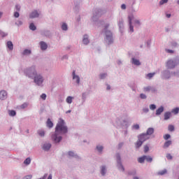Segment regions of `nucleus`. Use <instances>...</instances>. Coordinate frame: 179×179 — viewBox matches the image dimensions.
<instances>
[{"label":"nucleus","instance_id":"1","mask_svg":"<svg viewBox=\"0 0 179 179\" xmlns=\"http://www.w3.org/2000/svg\"><path fill=\"white\" fill-rule=\"evenodd\" d=\"M110 27V24L106 23L104 25V29L103 32L104 33V43L106 45H111L114 43V38L113 37V32L111 31L108 30Z\"/></svg>","mask_w":179,"mask_h":179},{"label":"nucleus","instance_id":"2","mask_svg":"<svg viewBox=\"0 0 179 179\" xmlns=\"http://www.w3.org/2000/svg\"><path fill=\"white\" fill-rule=\"evenodd\" d=\"M112 124L116 128H128L129 127L128 120L124 116H119L112 121Z\"/></svg>","mask_w":179,"mask_h":179},{"label":"nucleus","instance_id":"3","mask_svg":"<svg viewBox=\"0 0 179 179\" xmlns=\"http://www.w3.org/2000/svg\"><path fill=\"white\" fill-rule=\"evenodd\" d=\"M55 131L56 132H58L59 134H62V135H65V134H68V126H66V123L65 122V120L62 118H59Z\"/></svg>","mask_w":179,"mask_h":179},{"label":"nucleus","instance_id":"4","mask_svg":"<svg viewBox=\"0 0 179 179\" xmlns=\"http://www.w3.org/2000/svg\"><path fill=\"white\" fill-rule=\"evenodd\" d=\"M38 73L36 65L31 66L24 69V75L27 78H29V79H33Z\"/></svg>","mask_w":179,"mask_h":179},{"label":"nucleus","instance_id":"5","mask_svg":"<svg viewBox=\"0 0 179 179\" xmlns=\"http://www.w3.org/2000/svg\"><path fill=\"white\" fill-rule=\"evenodd\" d=\"M34 83L36 85V86H39L40 87H43L44 86V81L45 78H44V76L42 73H38L36 76L33 78Z\"/></svg>","mask_w":179,"mask_h":179},{"label":"nucleus","instance_id":"6","mask_svg":"<svg viewBox=\"0 0 179 179\" xmlns=\"http://www.w3.org/2000/svg\"><path fill=\"white\" fill-rule=\"evenodd\" d=\"M104 13H106V10H103L101 8H95L91 20L92 22H97L99 20V17L104 15Z\"/></svg>","mask_w":179,"mask_h":179},{"label":"nucleus","instance_id":"7","mask_svg":"<svg viewBox=\"0 0 179 179\" xmlns=\"http://www.w3.org/2000/svg\"><path fill=\"white\" fill-rule=\"evenodd\" d=\"M116 167L122 173L125 172V167L122 164V160L121 159V155L120 153L116 154Z\"/></svg>","mask_w":179,"mask_h":179},{"label":"nucleus","instance_id":"8","mask_svg":"<svg viewBox=\"0 0 179 179\" xmlns=\"http://www.w3.org/2000/svg\"><path fill=\"white\" fill-rule=\"evenodd\" d=\"M178 65L177 59H169L166 61L165 66L166 69H174Z\"/></svg>","mask_w":179,"mask_h":179},{"label":"nucleus","instance_id":"9","mask_svg":"<svg viewBox=\"0 0 179 179\" xmlns=\"http://www.w3.org/2000/svg\"><path fill=\"white\" fill-rule=\"evenodd\" d=\"M51 139L54 143H59V142L62 141V134L55 131V132L51 134Z\"/></svg>","mask_w":179,"mask_h":179},{"label":"nucleus","instance_id":"10","mask_svg":"<svg viewBox=\"0 0 179 179\" xmlns=\"http://www.w3.org/2000/svg\"><path fill=\"white\" fill-rule=\"evenodd\" d=\"M41 16V10H34L29 13V19H38Z\"/></svg>","mask_w":179,"mask_h":179},{"label":"nucleus","instance_id":"11","mask_svg":"<svg viewBox=\"0 0 179 179\" xmlns=\"http://www.w3.org/2000/svg\"><path fill=\"white\" fill-rule=\"evenodd\" d=\"M161 78L165 80H167L171 78V72L170 70L166 69L162 71Z\"/></svg>","mask_w":179,"mask_h":179},{"label":"nucleus","instance_id":"12","mask_svg":"<svg viewBox=\"0 0 179 179\" xmlns=\"http://www.w3.org/2000/svg\"><path fill=\"white\" fill-rule=\"evenodd\" d=\"M134 19V15H131L128 16L129 20V33H134V25H132V20Z\"/></svg>","mask_w":179,"mask_h":179},{"label":"nucleus","instance_id":"13","mask_svg":"<svg viewBox=\"0 0 179 179\" xmlns=\"http://www.w3.org/2000/svg\"><path fill=\"white\" fill-rule=\"evenodd\" d=\"M66 156L69 159H80V157H79V155H78V154L75 152V151L67 152Z\"/></svg>","mask_w":179,"mask_h":179},{"label":"nucleus","instance_id":"14","mask_svg":"<svg viewBox=\"0 0 179 179\" xmlns=\"http://www.w3.org/2000/svg\"><path fill=\"white\" fill-rule=\"evenodd\" d=\"M150 137L146 134L145 133H143L138 136V139L143 142H146L148 139H150Z\"/></svg>","mask_w":179,"mask_h":179},{"label":"nucleus","instance_id":"15","mask_svg":"<svg viewBox=\"0 0 179 179\" xmlns=\"http://www.w3.org/2000/svg\"><path fill=\"white\" fill-rule=\"evenodd\" d=\"M72 76H73V80H75V82L77 85H80V77H79V76L76 75V73L75 72V71H73Z\"/></svg>","mask_w":179,"mask_h":179},{"label":"nucleus","instance_id":"16","mask_svg":"<svg viewBox=\"0 0 179 179\" xmlns=\"http://www.w3.org/2000/svg\"><path fill=\"white\" fill-rule=\"evenodd\" d=\"M8 99V92L6 90L0 91V100H6Z\"/></svg>","mask_w":179,"mask_h":179},{"label":"nucleus","instance_id":"17","mask_svg":"<svg viewBox=\"0 0 179 179\" xmlns=\"http://www.w3.org/2000/svg\"><path fill=\"white\" fill-rule=\"evenodd\" d=\"M90 43V39L89 38V35L85 34L83 37V44L84 45H88Z\"/></svg>","mask_w":179,"mask_h":179},{"label":"nucleus","instance_id":"18","mask_svg":"<svg viewBox=\"0 0 179 179\" xmlns=\"http://www.w3.org/2000/svg\"><path fill=\"white\" fill-rule=\"evenodd\" d=\"M131 63L132 65H135L136 66H141V61L135 57L131 58Z\"/></svg>","mask_w":179,"mask_h":179},{"label":"nucleus","instance_id":"19","mask_svg":"<svg viewBox=\"0 0 179 179\" xmlns=\"http://www.w3.org/2000/svg\"><path fill=\"white\" fill-rule=\"evenodd\" d=\"M52 145H51L50 143H45L43 145L42 149L43 150H44L45 152H48V150H50L51 149V147Z\"/></svg>","mask_w":179,"mask_h":179},{"label":"nucleus","instance_id":"20","mask_svg":"<svg viewBox=\"0 0 179 179\" xmlns=\"http://www.w3.org/2000/svg\"><path fill=\"white\" fill-rule=\"evenodd\" d=\"M117 24L120 28V31L122 33L124 31V20L122 18H120Z\"/></svg>","mask_w":179,"mask_h":179},{"label":"nucleus","instance_id":"21","mask_svg":"<svg viewBox=\"0 0 179 179\" xmlns=\"http://www.w3.org/2000/svg\"><path fill=\"white\" fill-rule=\"evenodd\" d=\"M39 45L41 51H45L48 48V45L44 41H41Z\"/></svg>","mask_w":179,"mask_h":179},{"label":"nucleus","instance_id":"22","mask_svg":"<svg viewBox=\"0 0 179 179\" xmlns=\"http://www.w3.org/2000/svg\"><path fill=\"white\" fill-rule=\"evenodd\" d=\"M164 111V106H159L155 112V115H157V117H159V115H162V113Z\"/></svg>","mask_w":179,"mask_h":179},{"label":"nucleus","instance_id":"23","mask_svg":"<svg viewBox=\"0 0 179 179\" xmlns=\"http://www.w3.org/2000/svg\"><path fill=\"white\" fill-rule=\"evenodd\" d=\"M100 173L101 175L104 177V176H106V174H107V166L105 165H103L100 167Z\"/></svg>","mask_w":179,"mask_h":179},{"label":"nucleus","instance_id":"24","mask_svg":"<svg viewBox=\"0 0 179 179\" xmlns=\"http://www.w3.org/2000/svg\"><path fill=\"white\" fill-rule=\"evenodd\" d=\"M95 149L99 155H103V150H104V146H103L100 144H98V145H96Z\"/></svg>","mask_w":179,"mask_h":179},{"label":"nucleus","instance_id":"25","mask_svg":"<svg viewBox=\"0 0 179 179\" xmlns=\"http://www.w3.org/2000/svg\"><path fill=\"white\" fill-rule=\"evenodd\" d=\"M60 26L62 31H68L69 27H68V24L66 22H62Z\"/></svg>","mask_w":179,"mask_h":179},{"label":"nucleus","instance_id":"26","mask_svg":"<svg viewBox=\"0 0 179 179\" xmlns=\"http://www.w3.org/2000/svg\"><path fill=\"white\" fill-rule=\"evenodd\" d=\"M171 112L170 111H167L165 112L164 114V121H168V120H170V118H171Z\"/></svg>","mask_w":179,"mask_h":179},{"label":"nucleus","instance_id":"27","mask_svg":"<svg viewBox=\"0 0 179 179\" xmlns=\"http://www.w3.org/2000/svg\"><path fill=\"white\" fill-rule=\"evenodd\" d=\"M37 134L41 138H44V136H45V130H44V129H38Z\"/></svg>","mask_w":179,"mask_h":179},{"label":"nucleus","instance_id":"28","mask_svg":"<svg viewBox=\"0 0 179 179\" xmlns=\"http://www.w3.org/2000/svg\"><path fill=\"white\" fill-rule=\"evenodd\" d=\"M87 96H89V93L87 92H83L82 93V104L85 103L86 102V99H87Z\"/></svg>","mask_w":179,"mask_h":179},{"label":"nucleus","instance_id":"29","mask_svg":"<svg viewBox=\"0 0 179 179\" xmlns=\"http://www.w3.org/2000/svg\"><path fill=\"white\" fill-rule=\"evenodd\" d=\"M148 136H150V135H153L155 134V129L153 127H149L145 133Z\"/></svg>","mask_w":179,"mask_h":179},{"label":"nucleus","instance_id":"30","mask_svg":"<svg viewBox=\"0 0 179 179\" xmlns=\"http://www.w3.org/2000/svg\"><path fill=\"white\" fill-rule=\"evenodd\" d=\"M46 127L48 128H49L50 129H51V128H52V127H54V123L52 122V121H51V119L48 118L47 122H46Z\"/></svg>","mask_w":179,"mask_h":179},{"label":"nucleus","instance_id":"31","mask_svg":"<svg viewBox=\"0 0 179 179\" xmlns=\"http://www.w3.org/2000/svg\"><path fill=\"white\" fill-rule=\"evenodd\" d=\"M172 143L173 141L170 140L166 141L163 145V149H167L169 147L171 146Z\"/></svg>","mask_w":179,"mask_h":179},{"label":"nucleus","instance_id":"32","mask_svg":"<svg viewBox=\"0 0 179 179\" xmlns=\"http://www.w3.org/2000/svg\"><path fill=\"white\" fill-rule=\"evenodd\" d=\"M74 99H75V97L72 96H69L66 99V103H67V104H72V102L73 101Z\"/></svg>","mask_w":179,"mask_h":179},{"label":"nucleus","instance_id":"33","mask_svg":"<svg viewBox=\"0 0 179 179\" xmlns=\"http://www.w3.org/2000/svg\"><path fill=\"white\" fill-rule=\"evenodd\" d=\"M6 47H7V48H8V50H10V51H13V43H12V41H8L6 43Z\"/></svg>","mask_w":179,"mask_h":179},{"label":"nucleus","instance_id":"34","mask_svg":"<svg viewBox=\"0 0 179 179\" xmlns=\"http://www.w3.org/2000/svg\"><path fill=\"white\" fill-rule=\"evenodd\" d=\"M155 75H156V73H149L145 75V79L150 80V79H152V78H153V76H155Z\"/></svg>","mask_w":179,"mask_h":179},{"label":"nucleus","instance_id":"35","mask_svg":"<svg viewBox=\"0 0 179 179\" xmlns=\"http://www.w3.org/2000/svg\"><path fill=\"white\" fill-rule=\"evenodd\" d=\"M145 155H143L138 158V162L141 164H143V163H145Z\"/></svg>","mask_w":179,"mask_h":179},{"label":"nucleus","instance_id":"36","mask_svg":"<svg viewBox=\"0 0 179 179\" xmlns=\"http://www.w3.org/2000/svg\"><path fill=\"white\" fill-rule=\"evenodd\" d=\"M142 145H143V142L138 138V141L136 143V149H139V148H141L142 146Z\"/></svg>","mask_w":179,"mask_h":179},{"label":"nucleus","instance_id":"37","mask_svg":"<svg viewBox=\"0 0 179 179\" xmlns=\"http://www.w3.org/2000/svg\"><path fill=\"white\" fill-rule=\"evenodd\" d=\"M22 54V55H30L31 54V50L24 49Z\"/></svg>","mask_w":179,"mask_h":179},{"label":"nucleus","instance_id":"38","mask_svg":"<svg viewBox=\"0 0 179 179\" xmlns=\"http://www.w3.org/2000/svg\"><path fill=\"white\" fill-rule=\"evenodd\" d=\"M29 29L32 31H34L37 30V27L34 24V23L31 22L29 24Z\"/></svg>","mask_w":179,"mask_h":179},{"label":"nucleus","instance_id":"39","mask_svg":"<svg viewBox=\"0 0 179 179\" xmlns=\"http://www.w3.org/2000/svg\"><path fill=\"white\" fill-rule=\"evenodd\" d=\"M27 107H29V103L25 102L20 105L19 108H20V110H24V108H27Z\"/></svg>","mask_w":179,"mask_h":179},{"label":"nucleus","instance_id":"40","mask_svg":"<svg viewBox=\"0 0 179 179\" xmlns=\"http://www.w3.org/2000/svg\"><path fill=\"white\" fill-rule=\"evenodd\" d=\"M152 86H147L143 87V92L145 93H149L151 91Z\"/></svg>","mask_w":179,"mask_h":179},{"label":"nucleus","instance_id":"41","mask_svg":"<svg viewBox=\"0 0 179 179\" xmlns=\"http://www.w3.org/2000/svg\"><path fill=\"white\" fill-rule=\"evenodd\" d=\"M31 163V159L30 157H27L24 161V164L26 166H29Z\"/></svg>","mask_w":179,"mask_h":179},{"label":"nucleus","instance_id":"42","mask_svg":"<svg viewBox=\"0 0 179 179\" xmlns=\"http://www.w3.org/2000/svg\"><path fill=\"white\" fill-rule=\"evenodd\" d=\"M107 76H108L107 73H101L99 75V78L101 79V80H103V79H106V78H107Z\"/></svg>","mask_w":179,"mask_h":179},{"label":"nucleus","instance_id":"43","mask_svg":"<svg viewBox=\"0 0 179 179\" xmlns=\"http://www.w3.org/2000/svg\"><path fill=\"white\" fill-rule=\"evenodd\" d=\"M164 174H167V169H164L162 171H159L157 173V176H164Z\"/></svg>","mask_w":179,"mask_h":179},{"label":"nucleus","instance_id":"44","mask_svg":"<svg viewBox=\"0 0 179 179\" xmlns=\"http://www.w3.org/2000/svg\"><path fill=\"white\" fill-rule=\"evenodd\" d=\"M145 160L148 163H152V162H153V158H152V157H150L149 155H145Z\"/></svg>","mask_w":179,"mask_h":179},{"label":"nucleus","instance_id":"45","mask_svg":"<svg viewBox=\"0 0 179 179\" xmlns=\"http://www.w3.org/2000/svg\"><path fill=\"white\" fill-rule=\"evenodd\" d=\"M171 113H173V114H174L175 115H177V114H178V113H179V108L177 107V108L172 109Z\"/></svg>","mask_w":179,"mask_h":179},{"label":"nucleus","instance_id":"46","mask_svg":"<svg viewBox=\"0 0 179 179\" xmlns=\"http://www.w3.org/2000/svg\"><path fill=\"white\" fill-rule=\"evenodd\" d=\"M8 115H10V117H15V115H16V111L14 110H9Z\"/></svg>","mask_w":179,"mask_h":179},{"label":"nucleus","instance_id":"47","mask_svg":"<svg viewBox=\"0 0 179 179\" xmlns=\"http://www.w3.org/2000/svg\"><path fill=\"white\" fill-rule=\"evenodd\" d=\"M15 26H17L18 27L23 25V21L21 20H17V22L15 23Z\"/></svg>","mask_w":179,"mask_h":179},{"label":"nucleus","instance_id":"48","mask_svg":"<svg viewBox=\"0 0 179 179\" xmlns=\"http://www.w3.org/2000/svg\"><path fill=\"white\" fill-rule=\"evenodd\" d=\"M134 24L136 27H139L141 26V21L139 20H134Z\"/></svg>","mask_w":179,"mask_h":179},{"label":"nucleus","instance_id":"49","mask_svg":"<svg viewBox=\"0 0 179 179\" xmlns=\"http://www.w3.org/2000/svg\"><path fill=\"white\" fill-rule=\"evenodd\" d=\"M140 99H141V100H146V99H148V96L143 93H141L140 94Z\"/></svg>","mask_w":179,"mask_h":179},{"label":"nucleus","instance_id":"50","mask_svg":"<svg viewBox=\"0 0 179 179\" xmlns=\"http://www.w3.org/2000/svg\"><path fill=\"white\" fill-rule=\"evenodd\" d=\"M168 129L170 132L174 131V125L173 124H169L168 127Z\"/></svg>","mask_w":179,"mask_h":179},{"label":"nucleus","instance_id":"51","mask_svg":"<svg viewBox=\"0 0 179 179\" xmlns=\"http://www.w3.org/2000/svg\"><path fill=\"white\" fill-rule=\"evenodd\" d=\"M0 36L1 37H6V36H8V32H5L3 31H0Z\"/></svg>","mask_w":179,"mask_h":179},{"label":"nucleus","instance_id":"52","mask_svg":"<svg viewBox=\"0 0 179 179\" xmlns=\"http://www.w3.org/2000/svg\"><path fill=\"white\" fill-rule=\"evenodd\" d=\"M171 76H177V77L179 76V71H173V72H171Z\"/></svg>","mask_w":179,"mask_h":179},{"label":"nucleus","instance_id":"53","mask_svg":"<svg viewBox=\"0 0 179 179\" xmlns=\"http://www.w3.org/2000/svg\"><path fill=\"white\" fill-rule=\"evenodd\" d=\"M156 108V105L155 104H150V110L152 111H155V109Z\"/></svg>","mask_w":179,"mask_h":179},{"label":"nucleus","instance_id":"54","mask_svg":"<svg viewBox=\"0 0 179 179\" xmlns=\"http://www.w3.org/2000/svg\"><path fill=\"white\" fill-rule=\"evenodd\" d=\"M171 138V136L170 134H165L164 136V139L165 141H168V139H170Z\"/></svg>","mask_w":179,"mask_h":179},{"label":"nucleus","instance_id":"55","mask_svg":"<svg viewBox=\"0 0 179 179\" xmlns=\"http://www.w3.org/2000/svg\"><path fill=\"white\" fill-rule=\"evenodd\" d=\"M129 176H135L136 174V170H134L128 172Z\"/></svg>","mask_w":179,"mask_h":179},{"label":"nucleus","instance_id":"56","mask_svg":"<svg viewBox=\"0 0 179 179\" xmlns=\"http://www.w3.org/2000/svg\"><path fill=\"white\" fill-rule=\"evenodd\" d=\"M139 128H140V127H139V124H134L132 126V129L138 130V129H139Z\"/></svg>","mask_w":179,"mask_h":179},{"label":"nucleus","instance_id":"57","mask_svg":"<svg viewBox=\"0 0 179 179\" xmlns=\"http://www.w3.org/2000/svg\"><path fill=\"white\" fill-rule=\"evenodd\" d=\"M151 93H156L157 92V89L153 86H151Z\"/></svg>","mask_w":179,"mask_h":179},{"label":"nucleus","instance_id":"58","mask_svg":"<svg viewBox=\"0 0 179 179\" xmlns=\"http://www.w3.org/2000/svg\"><path fill=\"white\" fill-rule=\"evenodd\" d=\"M145 44H146V46L148 47V48H150V45L152 44V41H150V40L147 41Z\"/></svg>","mask_w":179,"mask_h":179},{"label":"nucleus","instance_id":"59","mask_svg":"<svg viewBox=\"0 0 179 179\" xmlns=\"http://www.w3.org/2000/svg\"><path fill=\"white\" fill-rule=\"evenodd\" d=\"M166 52L168 54H174V50L170 49H165Z\"/></svg>","mask_w":179,"mask_h":179},{"label":"nucleus","instance_id":"60","mask_svg":"<svg viewBox=\"0 0 179 179\" xmlns=\"http://www.w3.org/2000/svg\"><path fill=\"white\" fill-rule=\"evenodd\" d=\"M169 2V0H160L159 5H164V3H167Z\"/></svg>","mask_w":179,"mask_h":179},{"label":"nucleus","instance_id":"61","mask_svg":"<svg viewBox=\"0 0 179 179\" xmlns=\"http://www.w3.org/2000/svg\"><path fill=\"white\" fill-rule=\"evenodd\" d=\"M143 112L145 113V114H148V113H149V108L148 107L143 108Z\"/></svg>","mask_w":179,"mask_h":179},{"label":"nucleus","instance_id":"62","mask_svg":"<svg viewBox=\"0 0 179 179\" xmlns=\"http://www.w3.org/2000/svg\"><path fill=\"white\" fill-rule=\"evenodd\" d=\"M20 5H19V4H17V5H15V10H17V12H20Z\"/></svg>","mask_w":179,"mask_h":179},{"label":"nucleus","instance_id":"63","mask_svg":"<svg viewBox=\"0 0 179 179\" xmlns=\"http://www.w3.org/2000/svg\"><path fill=\"white\" fill-rule=\"evenodd\" d=\"M20 16V14L19 13V11L14 12V17H19Z\"/></svg>","mask_w":179,"mask_h":179},{"label":"nucleus","instance_id":"64","mask_svg":"<svg viewBox=\"0 0 179 179\" xmlns=\"http://www.w3.org/2000/svg\"><path fill=\"white\" fill-rule=\"evenodd\" d=\"M41 99H42V100H45V99H47V94H42L41 95Z\"/></svg>","mask_w":179,"mask_h":179}]
</instances>
